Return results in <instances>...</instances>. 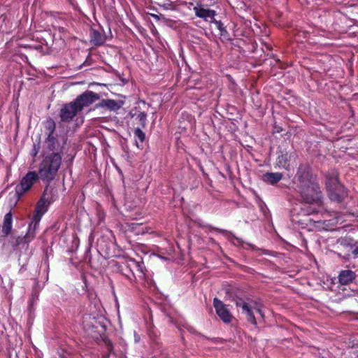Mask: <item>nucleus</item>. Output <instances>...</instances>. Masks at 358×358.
Listing matches in <instances>:
<instances>
[{
	"label": "nucleus",
	"instance_id": "obj_11",
	"mask_svg": "<svg viewBox=\"0 0 358 358\" xmlns=\"http://www.w3.org/2000/svg\"><path fill=\"white\" fill-rule=\"evenodd\" d=\"M38 225H39V222L32 220V221L31 222V223L29 225L28 231H27V234L23 237V241L24 243H29L32 240H34V238L36 236V230L38 227Z\"/></svg>",
	"mask_w": 358,
	"mask_h": 358
},
{
	"label": "nucleus",
	"instance_id": "obj_22",
	"mask_svg": "<svg viewBox=\"0 0 358 358\" xmlns=\"http://www.w3.org/2000/svg\"><path fill=\"white\" fill-rule=\"evenodd\" d=\"M137 118L140 122V124L142 125L143 127H145L146 124V119H147V115L144 112H139L137 115Z\"/></svg>",
	"mask_w": 358,
	"mask_h": 358
},
{
	"label": "nucleus",
	"instance_id": "obj_25",
	"mask_svg": "<svg viewBox=\"0 0 358 358\" xmlns=\"http://www.w3.org/2000/svg\"><path fill=\"white\" fill-rule=\"evenodd\" d=\"M317 212V210L315 209H313L310 211H307V213L309 214V213H315Z\"/></svg>",
	"mask_w": 358,
	"mask_h": 358
},
{
	"label": "nucleus",
	"instance_id": "obj_8",
	"mask_svg": "<svg viewBox=\"0 0 358 358\" xmlns=\"http://www.w3.org/2000/svg\"><path fill=\"white\" fill-rule=\"evenodd\" d=\"M213 306L217 315L224 323H229L231 321L232 315L222 301L215 298L213 299Z\"/></svg>",
	"mask_w": 358,
	"mask_h": 358
},
{
	"label": "nucleus",
	"instance_id": "obj_21",
	"mask_svg": "<svg viewBox=\"0 0 358 358\" xmlns=\"http://www.w3.org/2000/svg\"><path fill=\"white\" fill-rule=\"evenodd\" d=\"M92 38H93V41H94V43L96 44L101 45V44H102L104 42L103 38L97 31H94L93 32V37Z\"/></svg>",
	"mask_w": 358,
	"mask_h": 358
},
{
	"label": "nucleus",
	"instance_id": "obj_14",
	"mask_svg": "<svg viewBox=\"0 0 358 358\" xmlns=\"http://www.w3.org/2000/svg\"><path fill=\"white\" fill-rule=\"evenodd\" d=\"M12 214L9 212L5 215L1 227V233L4 236H8L10 233L12 229Z\"/></svg>",
	"mask_w": 358,
	"mask_h": 358
},
{
	"label": "nucleus",
	"instance_id": "obj_1",
	"mask_svg": "<svg viewBox=\"0 0 358 358\" xmlns=\"http://www.w3.org/2000/svg\"><path fill=\"white\" fill-rule=\"evenodd\" d=\"M294 183L296 191L306 203L316 204L318 206L322 205V192L309 167L306 166L299 167L294 178Z\"/></svg>",
	"mask_w": 358,
	"mask_h": 358
},
{
	"label": "nucleus",
	"instance_id": "obj_16",
	"mask_svg": "<svg viewBox=\"0 0 358 358\" xmlns=\"http://www.w3.org/2000/svg\"><path fill=\"white\" fill-rule=\"evenodd\" d=\"M291 155H288L287 153L283 154L282 153L280 155L278 156L277 159L278 165L280 167H282L285 169H288L289 164V161L291 159Z\"/></svg>",
	"mask_w": 358,
	"mask_h": 358
},
{
	"label": "nucleus",
	"instance_id": "obj_17",
	"mask_svg": "<svg viewBox=\"0 0 358 358\" xmlns=\"http://www.w3.org/2000/svg\"><path fill=\"white\" fill-rule=\"evenodd\" d=\"M95 322V317H92L90 315H86L83 317V327L85 329H90L92 327H94Z\"/></svg>",
	"mask_w": 358,
	"mask_h": 358
},
{
	"label": "nucleus",
	"instance_id": "obj_5",
	"mask_svg": "<svg viewBox=\"0 0 358 358\" xmlns=\"http://www.w3.org/2000/svg\"><path fill=\"white\" fill-rule=\"evenodd\" d=\"M40 176L35 171H29L15 187V192L18 196L31 189L32 186L38 180Z\"/></svg>",
	"mask_w": 358,
	"mask_h": 358
},
{
	"label": "nucleus",
	"instance_id": "obj_10",
	"mask_svg": "<svg viewBox=\"0 0 358 358\" xmlns=\"http://www.w3.org/2000/svg\"><path fill=\"white\" fill-rule=\"evenodd\" d=\"M194 10L196 17L202 18L206 22H213L216 15L215 10L203 7H194Z\"/></svg>",
	"mask_w": 358,
	"mask_h": 358
},
{
	"label": "nucleus",
	"instance_id": "obj_12",
	"mask_svg": "<svg viewBox=\"0 0 358 358\" xmlns=\"http://www.w3.org/2000/svg\"><path fill=\"white\" fill-rule=\"evenodd\" d=\"M356 278V274L351 270H343L338 275V281L341 285H348Z\"/></svg>",
	"mask_w": 358,
	"mask_h": 358
},
{
	"label": "nucleus",
	"instance_id": "obj_18",
	"mask_svg": "<svg viewBox=\"0 0 358 358\" xmlns=\"http://www.w3.org/2000/svg\"><path fill=\"white\" fill-rule=\"evenodd\" d=\"M56 142V138L53 134H48V137L45 141V144L49 150L52 151L55 148Z\"/></svg>",
	"mask_w": 358,
	"mask_h": 358
},
{
	"label": "nucleus",
	"instance_id": "obj_2",
	"mask_svg": "<svg viewBox=\"0 0 358 358\" xmlns=\"http://www.w3.org/2000/svg\"><path fill=\"white\" fill-rule=\"evenodd\" d=\"M62 156L60 152H49L44 155L38 167L40 178L47 183L53 180L62 164Z\"/></svg>",
	"mask_w": 358,
	"mask_h": 358
},
{
	"label": "nucleus",
	"instance_id": "obj_28",
	"mask_svg": "<svg viewBox=\"0 0 358 358\" xmlns=\"http://www.w3.org/2000/svg\"><path fill=\"white\" fill-rule=\"evenodd\" d=\"M216 231H221L220 229H215Z\"/></svg>",
	"mask_w": 358,
	"mask_h": 358
},
{
	"label": "nucleus",
	"instance_id": "obj_4",
	"mask_svg": "<svg viewBox=\"0 0 358 358\" xmlns=\"http://www.w3.org/2000/svg\"><path fill=\"white\" fill-rule=\"evenodd\" d=\"M236 305L237 307L241 308L242 312L246 315L248 321L255 327L257 326V321L253 310L258 313L262 317H264L260 306L255 302L248 303L243 299H238L236 300Z\"/></svg>",
	"mask_w": 358,
	"mask_h": 358
},
{
	"label": "nucleus",
	"instance_id": "obj_13",
	"mask_svg": "<svg viewBox=\"0 0 358 358\" xmlns=\"http://www.w3.org/2000/svg\"><path fill=\"white\" fill-rule=\"evenodd\" d=\"M123 102L120 101H115L113 99H103L102 100L100 106L105 107L110 110L116 111L122 106Z\"/></svg>",
	"mask_w": 358,
	"mask_h": 358
},
{
	"label": "nucleus",
	"instance_id": "obj_27",
	"mask_svg": "<svg viewBox=\"0 0 358 358\" xmlns=\"http://www.w3.org/2000/svg\"><path fill=\"white\" fill-rule=\"evenodd\" d=\"M24 271V268H23V267H22V268L20 269V272H22V271Z\"/></svg>",
	"mask_w": 358,
	"mask_h": 358
},
{
	"label": "nucleus",
	"instance_id": "obj_20",
	"mask_svg": "<svg viewBox=\"0 0 358 358\" xmlns=\"http://www.w3.org/2000/svg\"><path fill=\"white\" fill-rule=\"evenodd\" d=\"M134 136L141 143H143L145 139V134L140 128L134 130Z\"/></svg>",
	"mask_w": 358,
	"mask_h": 358
},
{
	"label": "nucleus",
	"instance_id": "obj_26",
	"mask_svg": "<svg viewBox=\"0 0 358 358\" xmlns=\"http://www.w3.org/2000/svg\"><path fill=\"white\" fill-rule=\"evenodd\" d=\"M136 145L138 147V148H140V145L137 141V140H136Z\"/></svg>",
	"mask_w": 358,
	"mask_h": 358
},
{
	"label": "nucleus",
	"instance_id": "obj_19",
	"mask_svg": "<svg viewBox=\"0 0 358 358\" xmlns=\"http://www.w3.org/2000/svg\"><path fill=\"white\" fill-rule=\"evenodd\" d=\"M55 123L52 120H47L45 123V128L48 131V134H53L55 130Z\"/></svg>",
	"mask_w": 358,
	"mask_h": 358
},
{
	"label": "nucleus",
	"instance_id": "obj_24",
	"mask_svg": "<svg viewBox=\"0 0 358 358\" xmlns=\"http://www.w3.org/2000/svg\"><path fill=\"white\" fill-rule=\"evenodd\" d=\"M213 22L215 24L217 28L220 29L221 31L224 29V28L222 27V24L220 21H217L215 20V19H214V20H213Z\"/></svg>",
	"mask_w": 358,
	"mask_h": 358
},
{
	"label": "nucleus",
	"instance_id": "obj_6",
	"mask_svg": "<svg viewBox=\"0 0 358 358\" xmlns=\"http://www.w3.org/2000/svg\"><path fill=\"white\" fill-rule=\"evenodd\" d=\"M99 99V95L92 91H86L73 101L81 111L85 107H87Z\"/></svg>",
	"mask_w": 358,
	"mask_h": 358
},
{
	"label": "nucleus",
	"instance_id": "obj_23",
	"mask_svg": "<svg viewBox=\"0 0 358 358\" xmlns=\"http://www.w3.org/2000/svg\"><path fill=\"white\" fill-rule=\"evenodd\" d=\"M39 150H40L39 145L34 144V148H33V149L31 150V155L33 157H36L37 155V154L38 153Z\"/></svg>",
	"mask_w": 358,
	"mask_h": 358
},
{
	"label": "nucleus",
	"instance_id": "obj_15",
	"mask_svg": "<svg viewBox=\"0 0 358 358\" xmlns=\"http://www.w3.org/2000/svg\"><path fill=\"white\" fill-rule=\"evenodd\" d=\"M282 178L280 173H266L263 175V180L271 185H274L279 182Z\"/></svg>",
	"mask_w": 358,
	"mask_h": 358
},
{
	"label": "nucleus",
	"instance_id": "obj_7",
	"mask_svg": "<svg viewBox=\"0 0 358 358\" xmlns=\"http://www.w3.org/2000/svg\"><path fill=\"white\" fill-rule=\"evenodd\" d=\"M80 110L73 101L64 105L60 110L62 121L69 122Z\"/></svg>",
	"mask_w": 358,
	"mask_h": 358
},
{
	"label": "nucleus",
	"instance_id": "obj_9",
	"mask_svg": "<svg viewBox=\"0 0 358 358\" xmlns=\"http://www.w3.org/2000/svg\"><path fill=\"white\" fill-rule=\"evenodd\" d=\"M49 205L48 199L43 194L36 204L32 220L40 222L42 216L47 212Z\"/></svg>",
	"mask_w": 358,
	"mask_h": 358
},
{
	"label": "nucleus",
	"instance_id": "obj_3",
	"mask_svg": "<svg viewBox=\"0 0 358 358\" xmlns=\"http://www.w3.org/2000/svg\"><path fill=\"white\" fill-rule=\"evenodd\" d=\"M326 185L331 200L341 202L346 196L345 189L338 182L336 174L327 178Z\"/></svg>",
	"mask_w": 358,
	"mask_h": 358
}]
</instances>
